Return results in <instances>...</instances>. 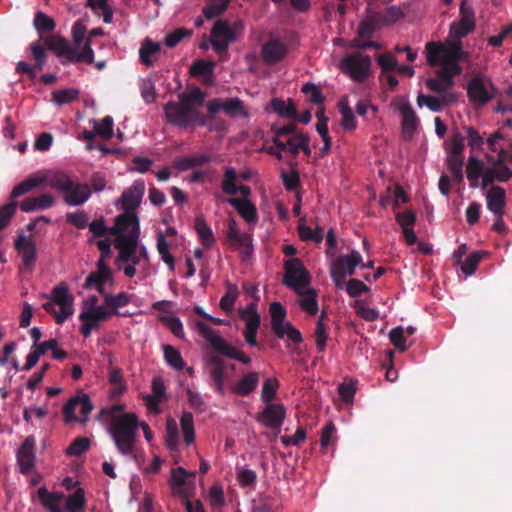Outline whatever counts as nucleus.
Listing matches in <instances>:
<instances>
[{
  "mask_svg": "<svg viewBox=\"0 0 512 512\" xmlns=\"http://www.w3.org/2000/svg\"><path fill=\"white\" fill-rule=\"evenodd\" d=\"M15 249L22 259L21 270L28 273L32 272L37 258L35 243L22 234L15 240Z\"/></svg>",
  "mask_w": 512,
  "mask_h": 512,
  "instance_id": "nucleus-17",
  "label": "nucleus"
},
{
  "mask_svg": "<svg viewBox=\"0 0 512 512\" xmlns=\"http://www.w3.org/2000/svg\"><path fill=\"white\" fill-rule=\"evenodd\" d=\"M49 301L43 303V309L51 314L57 324H63L74 313V297L69 293L65 282L56 285L50 296Z\"/></svg>",
  "mask_w": 512,
  "mask_h": 512,
  "instance_id": "nucleus-6",
  "label": "nucleus"
},
{
  "mask_svg": "<svg viewBox=\"0 0 512 512\" xmlns=\"http://www.w3.org/2000/svg\"><path fill=\"white\" fill-rule=\"evenodd\" d=\"M44 45L48 50L54 52L58 57L64 58L62 64L83 62L92 64L94 62V51L90 47V40L86 39L82 50L71 45L65 38L59 35H49L43 39Z\"/></svg>",
  "mask_w": 512,
  "mask_h": 512,
  "instance_id": "nucleus-4",
  "label": "nucleus"
},
{
  "mask_svg": "<svg viewBox=\"0 0 512 512\" xmlns=\"http://www.w3.org/2000/svg\"><path fill=\"white\" fill-rule=\"evenodd\" d=\"M48 185L64 194L63 199L69 206H80L91 196L90 186L73 180L65 172H56L48 178Z\"/></svg>",
  "mask_w": 512,
  "mask_h": 512,
  "instance_id": "nucleus-5",
  "label": "nucleus"
},
{
  "mask_svg": "<svg viewBox=\"0 0 512 512\" xmlns=\"http://www.w3.org/2000/svg\"><path fill=\"white\" fill-rule=\"evenodd\" d=\"M211 379L225 377L226 362L217 354H209L205 358Z\"/></svg>",
  "mask_w": 512,
  "mask_h": 512,
  "instance_id": "nucleus-38",
  "label": "nucleus"
},
{
  "mask_svg": "<svg viewBox=\"0 0 512 512\" xmlns=\"http://www.w3.org/2000/svg\"><path fill=\"white\" fill-rule=\"evenodd\" d=\"M239 316L246 322L244 330V338L250 346H257V331L261 323L257 306L254 303L249 304L246 308L239 311Z\"/></svg>",
  "mask_w": 512,
  "mask_h": 512,
  "instance_id": "nucleus-16",
  "label": "nucleus"
},
{
  "mask_svg": "<svg viewBox=\"0 0 512 512\" xmlns=\"http://www.w3.org/2000/svg\"><path fill=\"white\" fill-rule=\"evenodd\" d=\"M52 101L59 106L70 104L78 99L79 91L74 88L55 90L51 94Z\"/></svg>",
  "mask_w": 512,
  "mask_h": 512,
  "instance_id": "nucleus-44",
  "label": "nucleus"
},
{
  "mask_svg": "<svg viewBox=\"0 0 512 512\" xmlns=\"http://www.w3.org/2000/svg\"><path fill=\"white\" fill-rule=\"evenodd\" d=\"M211 162V157L207 154H194L175 160V167L180 171H187L195 167L202 166Z\"/></svg>",
  "mask_w": 512,
  "mask_h": 512,
  "instance_id": "nucleus-33",
  "label": "nucleus"
},
{
  "mask_svg": "<svg viewBox=\"0 0 512 512\" xmlns=\"http://www.w3.org/2000/svg\"><path fill=\"white\" fill-rule=\"evenodd\" d=\"M272 110L281 117L296 118L297 110L291 99L284 101L281 98H273L270 102Z\"/></svg>",
  "mask_w": 512,
  "mask_h": 512,
  "instance_id": "nucleus-37",
  "label": "nucleus"
},
{
  "mask_svg": "<svg viewBox=\"0 0 512 512\" xmlns=\"http://www.w3.org/2000/svg\"><path fill=\"white\" fill-rule=\"evenodd\" d=\"M112 317L111 313L104 305L98 307H88L79 315L81 321H87L95 329L100 326L101 322L108 321Z\"/></svg>",
  "mask_w": 512,
  "mask_h": 512,
  "instance_id": "nucleus-26",
  "label": "nucleus"
},
{
  "mask_svg": "<svg viewBox=\"0 0 512 512\" xmlns=\"http://www.w3.org/2000/svg\"><path fill=\"white\" fill-rule=\"evenodd\" d=\"M162 323H164L167 328L178 338H184V329L183 324L178 317L174 316H164L161 318Z\"/></svg>",
  "mask_w": 512,
  "mask_h": 512,
  "instance_id": "nucleus-63",
  "label": "nucleus"
},
{
  "mask_svg": "<svg viewBox=\"0 0 512 512\" xmlns=\"http://www.w3.org/2000/svg\"><path fill=\"white\" fill-rule=\"evenodd\" d=\"M192 34V30L185 28H178L168 33L165 37V45L169 48L177 46L185 37H189Z\"/></svg>",
  "mask_w": 512,
  "mask_h": 512,
  "instance_id": "nucleus-61",
  "label": "nucleus"
},
{
  "mask_svg": "<svg viewBox=\"0 0 512 512\" xmlns=\"http://www.w3.org/2000/svg\"><path fill=\"white\" fill-rule=\"evenodd\" d=\"M35 439L33 436H28L21 444L17 451V463L22 474H28L35 463Z\"/></svg>",
  "mask_w": 512,
  "mask_h": 512,
  "instance_id": "nucleus-20",
  "label": "nucleus"
},
{
  "mask_svg": "<svg viewBox=\"0 0 512 512\" xmlns=\"http://www.w3.org/2000/svg\"><path fill=\"white\" fill-rule=\"evenodd\" d=\"M85 494L84 490L79 488L73 494L69 495L66 499L65 510L67 512H82L85 507Z\"/></svg>",
  "mask_w": 512,
  "mask_h": 512,
  "instance_id": "nucleus-46",
  "label": "nucleus"
},
{
  "mask_svg": "<svg viewBox=\"0 0 512 512\" xmlns=\"http://www.w3.org/2000/svg\"><path fill=\"white\" fill-rule=\"evenodd\" d=\"M33 24L41 38L44 33L53 31L56 26L55 21L42 11L35 14Z\"/></svg>",
  "mask_w": 512,
  "mask_h": 512,
  "instance_id": "nucleus-45",
  "label": "nucleus"
},
{
  "mask_svg": "<svg viewBox=\"0 0 512 512\" xmlns=\"http://www.w3.org/2000/svg\"><path fill=\"white\" fill-rule=\"evenodd\" d=\"M238 174L236 169L232 166H226L224 168L223 180L221 183V188L223 192L227 195H235L238 192L246 199L250 193L251 189L246 185H237Z\"/></svg>",
  "mask_w": 512,
  "mask_h": 512,
  "instance_id": "nucleus-21",
  "label": "nucleus"
},
{
  "mask_svg": "<svg viewBox=\"0 0 512 512\" xmlns=\"http://www.w3.org/2000/svg\"><path fill=\"white\" fill-rule=\"evenodd\" d=\"M228 203L237 210L246 222L251 223L257 220V209L249 200L233 197L228 199Z\"/></svg>",
  "mask_w": 512,
  "mask_h": 512,
  "instance_id": "nucleus-31",
  "label": "nucleus"
},
{
  "mask_svg": "<svg viewBox=\"0 0 512 512\" xmlns=\"http://www.w3.org/2000/svg\"><path fill=\"white\" fill-rule=\"evenodd\" d=\"M80 406V413L83 416V419L80 421L85 423L88 419L89 413L93 409V405L90 401V398L87 394L83 393L81 395L72 397L68 400V402L63 407V414L66 422L77 421V417L75 416L76 408Z\"/></svg>",
  "mask_w": 512,
  "mask_h": 512,
  "instance_id": "nucleus-18",
  "label": "nucleus"
},
{
  "mask_svg": "<svg viewBox=\"0 0 512 512\" xmlns=\"http://www.w3.org/2000/svg\"><path fill=\"white\" fill-rule=\"evenodd\" d=\"M180 425L186 445L192 444L195 440V430L192 413L184 411L180 418Z\"/></svg>",
  "mask_w": 512,
  "mask_h": 512,
  "instance_id": "nucleus-41",
  "label": "nucleus"
},
{
  "mask_svg": "<svg viewBox=\"0 0 512 512\" xmlns=\"http://www.w3.org/2000/svg\"><path fill=\"white\" fill-rule=\"evenodd\" d=\"M362 263L361 254L352 250L348 255H340L338 256L332 263L339 271H342L345 276L353 275L355 273L356 267Z\"/></svg>",
  "mask_w": 512,
  "mask_h": 512,
  "instance_id": "nucleus-24",
  "label": "nucleus"
},
{
  "mask_svg": "<svg viewBox=\"0 0 512 512\" xmlns=\"http://www.w3.org/2000/svg\"><path fill=\"white\" fill-rule=\"evenodd\" d=\"M280 382L276 378H268L264 381L261 391L262 402L272 403L275 399Z\"/></svg>",
  "mask_w": 512,
  "mask_h": 512,
  "instance_id": "nucleus-51",
  "label": "nucleus"
},
{
  "mask_svg": "<svg viewBox=\"0 0 512 512\" xmlns=\"http://www.w3.org/2000/svg\"><path fill=\"white\" fill-rule=\"evenodd\" d=\"M196 329L199 334L210 343L217 353L228 358L235 359L243 364L251 363V358L248 355L229 345L227 341L219 336L208 324L198 321L196 322Z\"/></svg>",
  "mask_w": 512,
  "mask_h": 512,
  "instance_id": "nucleus-8",
  "label": "nucleus"
},
{
  "mask_svg": "<svg viewBox=\"0 0 512 512\" xmlns=\"http://www.w3.org/2000/svg\"><path fill=\"white\" fill-rule=\"evenodd\" d=\"M93 128L99 137L104 140H109L113 136V118L111 116H105L101 122L96 120L92 121Z\"/></svg>",
  "mask_w": 512,
  "mask_h": 512,
  "instance_id": "nucleus-49",
  "label": "nucleus"
},
{
  "mask_svg": "<svg viewBox=\"0 0 512 512\" xmlns=\"http://www.w3.org/2000/svg\"><path fill=\"white\" fill-rule=\"evenodd\" d=\"M446 103L447 101L445 98H438L424 94H419L417 97V104L419 107L425 105L433 112H440Z\"/></svg>",
  "mask_w": 512,
  "mask_h": 512,
  "instance_id": "nucleus-53",
  "label": "nucleus"
},
{
  "mask_svg": "<svg viewBox=\"0 0 512 512\" xmlns=\"http://www.w3.org/2000/svg\"><path fill=\"white\" fill-rule=\"evenodd\" d=\"M426 50L427 61L431 66L440 64L459 65L458 61L466 57L460 41H454L447 45L429 42L426 44Z\"/></svg>",
  "mask_w": 512,
  "mask_h": 512,
  "instance_id": "nucleus-7",
  "label": "nucleus"
},
{
  "mask_svg": "<svg viewBox=\"0 0 512 512\" xmlns=\"http://www.w3.org/2000/svg\"><path fill=\"white\" fill-rule=\"evenodd\" d=\"M145 193L143 180H135L133 184L125 189L116 204L121 205L123 214L137 215L135 210L140 206Z\"/></svg>",
  "mask_w": 512,
  "mask_h": 512,
  "instance_id": "nucleus-13",
  "label": "nucleus"
},
{
  "mask_svg": "<svg viewBox=\"0 0 512 512\" xmlns=\"http://www.w3.org/2000/svg\"><path fill=\"white\" fill-rule=\"evenodd\" d=\"M111 280L112 277L103 276L98 272H91L84 283L85 289H96L102 296L106 293L104 284L106 281Z\"/></svg>",
  "mask_w": 512,
  "mask_h": 512,
  "instance_id": "nucleus-47",
  "label": "nucleus"
},
{
  "mask_svg": "<svg viewBox=\"0 0 512 512\" xmlns=\"http://www.w3.org/2000/svg\"><path fill=\"white\" fill-rule=\"evenodd\" d=\"M460 20L452 22L449 29V36L455 40L467 36L475 28L474 11L471 7H467L463 1L460 6Z\"/></svg>",
  "mask_w": 512,
  "mask_h": 512,
  "instance_id": "nucleus-15",
  "label": "nucleus"
},
{
  "mask_svg": "<svg viewBox=\"0 0 512 512\" xmlns=\"http://www.w3.org/2000/svg\"><path fill=\"white\" fill-rule=\"evenodd\" d=\"M166 446L171 451L177 450L179 444V431L176 421L169 418L166 422Z\"/></svg>",
  "mask_w": 512,
  "mask_h": 512,
  "instance_id": "nucleus-50",
  "label": "nucleus"
},
{
  "mask_svg": "<svg viewBox=\"0 0 512 512\" xmlns=\"http://www.w3.org/2000/svg\"><path fill=\"white\" fill-rule=\"evenodd\" d=\"M299 236L303 241H314L321 243L323 240V230L320 227L312 229L306 225H299L298 227Z\"/></svg>",
  "mask_w": 512,
  "mask_h": 512,
  "instance_id": "nucleus-57",
  "label": "nucleus"
},
{
  "mask_svg": "<svg viewBox=\"0 0 512 512\" xmlns=\"http://www.w3.org/2000/svg\"><path fill=\"white\" fill-rule=\"evenodd\" d=\"M286 417V408L281 403H266L262 411L255 415V420L264 427L280 432Z\"/></svg>",
  "mask_w": 512,
  "mask_h": 512,
  "instance_id": "nucleus-10",
  "label": "nucleus"
},
{
  "mask_svg": "<svg viewBox=\"0 0 512 512\" xmlns=\"http://www.w3.org/2000/svg\"><path fill=\"white\" fill-rule=\"evenodd\" d=\"M177 98V101H169L164 105V114L168 123L181 129L207 125L209 117L200 111L206 99L204 91L193 86L179 93Z\"/></svg>",
  "mask_w": 512,
  "mask_h": 512,
  "instance_id": "nucleus-1",
  "label": "nucleus"
},
{
  "mask_svg": "<svg viewBox=\"0 0 512 512\" xmlns=\"http://www.w3.org/2000/svg\"><path fill=\"white\" fill-rule=\"evenodd\" d=\"M339 111L342 115L341 125L345 130L352 131L356 128V119L352 109L347 102L341 100L339 103Z\"/></svg>",
  "mask_w": 512,
  "mask_h": 512,
  "instance_id": "nucleus-54",
  "label": "nucleus"
},
{
  "mask_svg": "<svg viewBox=\"0 0 512 512\" xmlns=\"http://www.w3.org/2000/svg\"><path fill=\"white\" fill-rule=\"evenodd\" d=\"M164 358L169 366L181 371L185 367V362L181 356V353L171 345L163 346Z\"/></svg>",
  "mask_w": 512,
  "mask_h": 512,
  "instance_id": "nucleus-43",
  "label": "nucleus"
},
{
  "mask_svg": "<svg viewBox=\"0 0 512 512\" xmlns=\"http://www.w3.org/2000/svg\"><path fill=\"white\" fill-rule=\"evenodd\" d=\"M295 292L300 296V307L309 315H316L319 311L317 291L313 288H308L306 290H304V288H300Z\"/></svg>",
  "mask_w": 512,
  "mask_h": 512,
  "instance_id": "nucleus-30",
  "label": "nucleus"
},
{
  "mask_svg": "<svg viewBox=\"0 0 512 512\" xmlns=\"http://www.w3.org/2000/svg\"><path fill=\"white\" fill-rule=\"evenodd\" d=\"M110 234L118 236L117 248L119 250L117 262H128L137 252L140 235L139 218L137 215L120 214L115 224L110 228Z\"/></svg>",
  "mask_w": 512,
  "mask_h": 512,
  "instance_id": "nucleus-2",
  "label": "nucleus"
},
{
  "mask_svg": "<svg viewBox=\"0 0 512 512\" xmlns=\"http://www.w3.org/2000/svg\"><path fill=\"white\" fill-rule=\"evenodd\" d=\"M226 288V293L220 299V307L225 312H230L234 307L239 291L235 284H231L229 282L226 284Z\"/></svg>",
  "mask_w": 512,
  "mask_h": 512,
  "instance_id": "nucleus-52",
  "label": "nucleus"
},
{
  "mask_svg": "<svg viewBox=\"0 0 512 512\" xmlns=\"http://www.w3.org/2000/svg\"><path fill=\"white\" fill-rule=\"evenodd\" d=\"M341 66L351 79L362 82L369 75L371 59L368 55L352 54L342 60Z\"/></svg>",
  "mask_w": 512,
  "mask_h": 512,
  "instance_id": "nucleus-11",
  "label": "nucleus"
},
{
  "mask_svg": "<svg viewBox=\"0 0 512 512\" xmlns=\"http://www.w3.org/2000/svg\"><path fill=\"white\" fill-rule=\"evenodd\" d=\"M222 111L232 118H247L249 116L243 101L239 98H224Z\"/></svg>",
  "mask_w": 512,
  "mask_h": 512,
  "instance_id": "nucleus-34",
  "label": "nucleus"
},
{
  "mask_svg": "<svg viewBox=\"0 0 512 512\" xmlns=\"http://www.w3.org/2000/svg\"><path fill=\"white\" fill-rule=\"evenodd\" d=\"M236 40L234 30L226 20H217L211 30V44L217 53L228 50L229 44Z\"/></svg>",
  "mask_w": 512,
  "mask_h": 512,
  "instance_id": "nucleus-14",
  "label": "nucleus"
},
{
  "mask_svg": "<svg viewBox=\"0 0 512 512\" xmlns=\"http://www.w3.org/2000/svg\"><path fill=\"white\" fill-rule=\"evenodd\" d=\"M132 299V295L127 292H120L117 294L105 293L103 295V303L111 315L128 316L129 314L119 311L120 308L127 306Z\"/></svg>",
  "mask_w": 512,
  "mask_h": 512,
  "instance_id": "nucleus-23",
  "label": "nucleus"
},
{
  "mask_svg": "<svg viewBox=\"0 0 512 512\" xmlns=\"http://www.w3.org/2000/svg\"><path fill=\"white\" fill-rule=\"evenodd\" d=\"M259 384V373L256 371L249 372L241 377L232 387V391L239 396H248Z\"/></svg>",
  "mask_w": 512,
  "mask_h": 512,
  "instance_id": "nucleus-28",
  "label": "nucleus"
},
{
  "mask_svg": "<svg viewBox=\"0 0 512 512\" xmlns=\"http://www.w3.org/2000/svg\"><path fill=\"white\" fill-rule=\"evenodd\" d=\"M30 51L32 59L34 60L35 67L41 71L43 70L46 62H47V53H46V47L44 45V42H41V40L35 41L30 44Z\"/></svg>",
  "mask_w": 512,
  "mask_h": 512,
  "instance_id": "nucleus-42",
  "label": "nucleus"
},
{
  "mask_svg": "<svg viewBox=\"0 0 512 512\" xmlns=\"http://www.w3.org/2000/svg\"><path fill=\"white\" fill-rule=\"evenodd\" d=\"M487 208L493 214H504L506 205V192L505 189L500 186H492L487 194Z\"/></svg>",
  "mask_w": 512,
  "mask_h": 512,
  "instance_id": "nucleus-25",
  "label": "nucleus"
},
{
  "mask_svg": "<svg viewBox=\"0 0 512 512\" xmlns=\"http://www.w3.org/2000/svg\"><path fill=\"white\" fill-rule=\"evenodd\" d=\"M442 67L437 71V76L443 80L446 85L453 86V77L460 74L462 69L460 65L441 64Z\"/></svg>",
  "mask_w": 512,
  "mask_h": 512,
  "instance_id": "nucleus-58",
  "label": "nucleus"
},
{
  "mask_svg": "<svg viewBox=\"0 0 512 512\" xmlns=\"http://www.w3.org/2000/svg\"><path fill=\"white\" fill-rule=\"evenodd\" d=\"M214 67V62L198 59L193 62L190 68V74L193 77L202 76L205 79V82H207L208 79H210L213 76Z\"/></svg>",
  "mask_w": 512,
  "mask_h": 512,
  "instance_id": "nucleus-39",
  "label": "nucleus"
},
{
  "mask_svg": "<svg viewBox=\"0 0 512 512\" xmlns=\"http://www.w3.org/2000/svg\"><path fill=\"white\" fill-rule=\"evenodd\" d=\"M287 53V45L279 38H272L262 46L261 57L266 64L273 65L283 60Z\"/></svg>",
  "mask_w": 512,
  "mask_h": 512,
  "instance_id": "nucleus-19",
  "label": "nucleus"
},
{
  "mask_svg": "<svg viewBox=\"0 0 512 512\" xmlns=\"http://www.w3.org/2000/svg\"><path fill=\"white\" fill-rule=\"evenodd\" d=\"M38 498L41 504L48 511L55 506H58L61 500L64 498L63 492H54L50 493L46 487H41L37 491Z\"/></svg>",
  "mask_w": 512,
  "mask_h": 512,
  "instance_id": "nucleus-40",
  "label": "nucleus"
},
{
  "mask_svg": "<svg viewBox=\"0 0 512 512\" xmlns=\"http://www.w3.org/2000/svg\"><path fill=\"white\" fill-rule=\"evenodd\" d=\"M450 156H462L465 146V137L459 131H453L451 139L448 143Z\"/></svg>",
  "mask_w": 512,
  "mask_h": 512,
  "instance_id": "nucleus-62",
  "label": "nucleus"
},
{
  "mask_svg": "<svg viewBox=\"0 0 512 512\" xmlns=\"http://www.w3.org/2000/svg\"><path fill=\"white\" fill-rule=\"evenodd\" d=\"M194 228L204 247L209 248L215 243V237L213 235L212 229L202 216L196 217Z\"/></svg>",
  "mask_w": 512,
  "mask_h": 512,
  "instance_id": "nucleus-36",
  "label": "nucleus"
},
{
  "mask_svg": "<svg viewBox=\"0 0 512 512\" xmlns=\"http://www.w3.org/2000/svg\"><path fill=\"white\" fill-rule=\"evenodd\" d=\"M90 447V440L87 437L76 438L66 449V454L69 456H80L85 453Z\"/></svg>",
  "mask_w": 512,
  "mask_h": 512,
  "instance_id": "nucleus-60",
  "label": "nucleus"
},
{
  "mask_svg": "<svg viewBox=\"0 0 512 512\" xmlns=\"http://www.w3.org/2000/svg\"><path fill=\"white\" fill-rule=\"evenodd\" d=\"M160 50L161 46L158 42H154L148 38L145 39L139 50L140 62L147 67L152 66L154 63L152 57L158 54Z\"/></svg>",
  "mask_w": 512,
  "mask_h": 512,
  "instance_id": "nucleus-35",
  "label": "nucleus"
},
{
  "mask_svg": "<svg viewBox=\"0 0 512 512\" xmlns=\"http://www.w3.org/2000/svg\"><path fill=\"white\" fill-rule=\"evenodd\" d=\"M45 182H48V179L45 176H41L38 173L33 174L13 188L10 198L15 199L29 193L33 189L40 187Z\"/></svg>",
  "mask_w": 512,
  "mask_h": 512,
  "instance_id": "nucleus-29",
  "label": "nucleus"
},
{
  "mask_svg": "<svg viewBox=\"0 0 512 512\" xmlns=\"http://www.w3.org/2000/svg\"><path fill=\"white\" fill-rule=\"evenodd\" d=\"M447 165L452 177L458 183L463 181V165L464 160L462 156H449L447 158Z\"/></svg>",
  "mask_w": 512,
  "mask_h": 512,
  "instance_id": "nucleus-55",
  "label": "nucleus"
},
{
  "mask_svg": "<svg viewBox=\"0 0 512 512\" xmlns=\"http://www.w3.org/2000/svg\"><path fill=\"white\" fill-rule=\"evenodd\" d=\"M283 284L298 291L300 288H306L311 282L309 271L305 268L303 262L299 258H291L284 263Z\"/></svg>",
  "mask_w": 512,
  "mask_h": 512,
  "instance_id": "nucleus-9",
  "label": "nucleus"
},
{
  "mask_svg": "<svg viewBox=\"0 0 512 512\" xmlns=\"http://www.w3.org/2000/svg\"><path fill=\"white\" fill-rule=\"evenodd\" d=\"M231 0H208V4L203 9L206 19L210 20L221 15L229 6Z\"/></svg>",
  "mask_w": 512,
  "mask_h": 512,
  "instance_id": "nucleus-48",
  "label": "nucleus"
},
{
  "mask_svg": "<svg viewBox=\"0 0 512 512\" xmlns=\"http://www.w3.org/2000/svg\"><path fill=\"white\" fill-rule=\"evenodd\" d=\"M482 259V253L479 252V251H476V252H473L471 253L467 258L466 260L464 261L463 265H462V272L467 275V276H470L472 275L477 267H478V264L479 262L481 261Z\"/></svg>",
  "mask_w": 512,
  "mask_h": 512,
  "instance_id": "nucleus-64",
  "label": "nucleus"
},
{
  "mask_svg": "<svg viewBox=\"0 0 512 512\" xmlns=\"http://www.w3.org/2000/svg\"><path fill=\"white\" fill-rule=\"evenodd\" d=\"M138 419L133 413L113 416L109 432L116 448L122 455H132L138 432Z\"/></svg>",
  "mask_w": 512,
  "mask_h": 512,
  "instance_id": "nucleus-3",
  "label": "nucleus"
},
{
  "mask_svg": "<svg viewBox=\"0 0 512 512\" xmlns=\"http://www.w3.org/2000/svg\"><path fill=\"white\" fill-rule=\"evenodd\" d=\"M485 166L483 161L480 159L471 156L468 159V163L466 166V176L468 180H475L476 178H480Z\"/></svg>",
  "mask_w": 512,
  "mask_h": 512,
  "instance_id": "nucleus-59",
  "label": "nucleus"
},
{
  "mask_svg": "<svg viewBox=\"0 0 512 512\" xmlns=\"http://www.w3.org/2000/svg\"><path fill=\"white\" fill-rule=\"evenodd\" d=\"M494 90L489 79L476 76L469 81L467 94L471 102L483 106L493 98Z\"/></svg>",
  "mask_w": 512,
  "mask_h": 512,
  "instance_id": "nucleus-12",
  "label": "nucleus"
},
{
  "mask_svg": "<svg viewBox=\"0 0 512 512\" xmlns=\"http://www.w3.org/2000/svg\"><path fill=\"white\" fill-rule=\"evenodd\" d=\"M55 203V198L51 194H41L36 197H29L23 200L20 204V209L23 212H32L36 210H45L52 207Z\"/></svg>",
  "mask_w": 512,
  "mask_h": 512,
  "instance_id": "nucleus-27",
  "label": "nucleus"
},
{
  "mask_svg": "<svg viewBox=\"0 0 512 512\" xmlns=\"http://www.w3.org/2000/svg\"><path fill=\"white\" fill-rule=\"evenodd\" d=\"M269 311L271 315V328L274 334L282 339V327L286 324V322H284L287 315L286 309L280 302H273L270 305Z\"/></svg>",
  "mask_w": 512,
  "mask_h": 512,
  "instance_id": "nucleus-32",
  "label": "nucleus"
},
{
  "mask_svg": "<svg viewBox=\"0 0 512 512\" xmlns=\"http://www.w3.org/2000/svg\"><path fill=\"white\" fill-rule=\"evenodd\" d=\"M398 110L402 115V133L405 138L411 139L418 128L420 120L408 102L399 105Z\"/></svg>",
  "mask_w": 512,
  "mask_h": 512,
  "instance_id": "nucleus-22",
  "label": "nucleus"
},
{
  "mask_svg": "<svg viewBox=\"0 0 512 512\" xmlns=\"http://www.w3.org/2000/svg\"><path fill=\"white\" fill-rule=\"evenodd\" d=\"M325 316V313L323 312L316 324L315 329V342H316V348L318 352H324L326 348V341L328 339V334L326 331V326L323 322V318Z\"/></svg>",
  "mask_w": 512,
  "mask_h": 512,
  "instance_id": "nucleus-56",
  "label": "nucleus"
}]
</instances>
